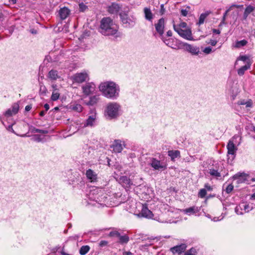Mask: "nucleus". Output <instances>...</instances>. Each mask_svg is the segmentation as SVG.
I'll return each mask as SVG.
<instances>
[{"instance_id": "1", "label": "nucleus", "mask_w": 255, "mask_h": 255, "mask_svg": "<svg viewBox=\"0 0 255 255\" xmlns=\"http://www.w3.org/2000/svg\"><path fill=\"white\" fill-rule=\"evenodd\" d=\"M100 91L108 99L116 100L119 97L120 87L113 81H106L99 86Z\"/></svg>"}, {"instance_id": "2", "label": "nucleus", "mask_w": 255, "mask_h": 255, "mask_svg": "<svg viewBox=\"0 0 255 255\" xmlns=\"http://www.w3.org/2000/svg\"><path fill=\"white\" fill-rule=\"evenodd\" d=\"M119 26L110 17H104L101 21L100 32L106 36H120Z\"/></svg>"}, {"instance_id": "3", "label": "nucleus", "mask_w": 255, "mask_h": 255, "mask_svg": "<svg viewBox=\"0 0 255 255\" xmlns=\"http://www.w3.org/2000/svg\"><path fill=\"white\" fill-rule=\"evenodd\" d=\"M121 110V106L118 103H109L106 108L105 116L108 120L116 119L120 115Z\"/></svg>"}, {"instance_id": "4", "label": "nucleus", "mask_w": 255, "mask_h": 255, "mask_svg": "<svg viewBox=\"0 0 255 255\" xmlns=\"http://www.w3.org/2000/svg\"><path fill=\"white\" fill-rule=\"evenodd\" d=\"M18 110L19 105L17 103L14 104L10 108L7 109L3 114L0 117V120L2 124L4 125V121L6 120L7 118L16 114Z\"/></svg>"}, {"instance_id": "5", "label": "nucleus", "mask_w": 255, "mask_h": 255, "mask_svg": "<svg viewBox=\"0 0 255 255\" xmlns=\"http://www.w3.org/2000/svg\"><path fill=\"white\" fill-rule=\"evenodd\" d=\"M120 16L125 27L130 28L132 27L135 25L136 19L134 16L129 17L125 12H121Z\"/></svg>"}, {"instance_id": "6", "label": "nucleus", "mask_w": 255, "mask_h": 255, "mask_svg": "<svg viewBox=\"0 0 255 255\" xmlns=\"http://www.w3.org/2000/svg\"><path fill=\"white\" fill-rule=\"evenodd\" d=\"M149 164L155 170L163 171L167 168V164L165 162L153 157L150 159Z\"/></svg>"}, {"instance_id": "7", "label": "nucleus", "mask_w": 255, "mask_h": 255, "mask_svg": "<svg viewBox=\"0 0 255 255\" xmlns=\"http://www.w3.org/2000/svg\"><path fill=\"white\" fill-rule=\"evenodd\" d=\"M253 209V207L250 206L246 202H242L238 204L235 209L236 213L239 215H243Z\"/></svg>"}, {"instance_id": "8", "label": "nucleus", "mask_w": 255, "mask_h": 255, "mask_svg": "<svg viewBox=\"0 0 255 255\" xmlns=\"http://www.w3.org/2000/svg\"><path fill=\"white\" fill-rule=\"evenodd\" d=\"M98 192V189H95L91 191L89 194V199L91 200L95 201L96 202V204H94V205H96V204L102 205L103 204L100 202H102V200L106 198L102 193L99 194Z\"/></svg>"}, {"instance_id": "9", "label": "nucleus", "mask_w": 255, "mask_h": 255, "mask_svg": "<svg viewBox=\"0 0 255 255\" xmlns=\"http://www.w3.org/2000/svg\"><path fill=\"white\" fill-rule=\"evenodd\" d=\"M74 82L81 83L89 80L88 74L86 72L77 73L72 77Z\"/></svg>"}, {"instance_id": "10", "label": "nucleus", "mask_w": 255, "mask_h": 255, "mask_svg": "<svg viewBox=\"0 0 255 255\" xmlns=\"http://www.w3.org/2000/svg\"><path fill=\"white\" fill-rule=\"evenodd\" d=\"M181 37L188 40H193L192 31L190 28L187 29H178L175 30Z\"/></svg>"}, {"instance_id": "11", "label": "nucleus", "mask_w": 255, "mask_h": 255, "mask_svg": "<svg viewBox=\"0 0 255 255\" xmlns=\"http://www.w3.org/2000/svg\"><path fill=\"white\" fill-rule=\"evenodd\" d=\"M141 206L142 207L141 212L136 215L138 217H144L148 219H151L153 216V214L152 212L148 209L147 205L146 204H141Z\"/></svg>"}, {"instance_id": "12", "label": "nucleus", "mask_w": 255, "mask_h": 255, "mask_svg": "<svg viewBox=\"0 0 255 255\" xmlns=\"http://www.w3.org/2000/svg\"><path fill=\"white\" fill-rule=\"evenodd\" d=\"M183 46L184 47V49L192 55H198L200 53V49L198 46H194L187 43H183Z\"/></svg>"}, {"instance_id": "13", "label": "nucleus", "mask_w": 255, "mask_h": 255, "mask_svg": "<svg viewBox=\"0 0 255 255\" xmlns=\"http://www.w3.org/2000/svg\"><path fill=\"white\" fill-rule=\"evenodd\" d=\"M165 27V19L163 18H160L157 22L155 24V28L156 32L162 36L164 33Z\"/></svg>"}, {"instance_id": "14", "label": "nucleus", "mask_w": 255, "mask_h": 255, "mask_svg": "<svg viewBox=\"0 0 255 255\" xmlns=\"http://www.w3.org/2000/svg\"><path fill=\"white\" fill-rule=\"evenodd\" d=\"M95 87L93 83H87L82 87L83 93L85 95H89L95 91Z\"/></svg>"}, {"instance_id": "15", "label": "nucleus", "mask_w": 255, "mask_h": 255, "mask_svg": "<svg viewBox=\"0 0 255 255\" xmlns=\"http://www.w3.org/2000/svg\"><path fill=\"white\" fill-rule=\"evenodd\" d=\"M125 146L123 142L120 140H115L111 146L113 151L116 153L121 152Z\"/></svg>"}, {"instance_id": "16", "label": "nucleus", "mask_w": 255, "mask_h": 255, "mask_svg": "<svg viewBox=\"0 0 255 255\" xmlns=\"http://www.w3.org/2000/svg\"><path fill=\"white\" fill-rule=\"evenodd\" d=\"M186 248L187 246L185 244H182L171 248L170 251L173 254L177 253L178 254H180L185 251Z\"/></svg>"}, {"instance_id": "17", "label": "nucleus", "mask_w": 255, "mask_h": 255, "mask_svg": "<svg viewBox=\"0 0 255 255\" xmlns=\"http://www.w3.org/2000/svg\"><path fill=\"white\" fill-rule=\"evenodd\" d=\"M121 9V6L118 3L113 2L108 7V11L110 13H117Z\"/></svg>"}, {"instance_id": "18", "label": "nucleus", "mask_w": 255, "mask_h": 255, "mask_svg": "<svg viewBox=\"0 0 255 255\" xmlns=\"http://www.w3.org/2000/svg\"><path fill=\"white\" fill-rule=\"evenodd\" d=\"M70 10L66 7L61 8L59 10V15L61 19H65L70 14Z\"/></svg>"}, {"instance_id": "19", "label": "nucleus", "mask_w": 255, "mask_h": 255, "mask_svg": "<svg viewBox=\"0 0 255 255\" xmlns=\"http://www.w3.org/2000/svg\"><path fill=\"white\" fill-rule=\"evenodd\" d=\"M119 182L123 187H128L132 185V182L129 178L126 176H123L120 178Z\"/></svg>"}, {"instance_id": "20", "label": "nucleus", "mask_w": 255, "mask_h": 255, "mask_svg": "<svg viewBox=\"0 0 255 255\" xmlns=\"http://www.w3.org/2000/svg\"><path fill=\"white\" fill-rule=\"evenodd\" d=\"M228 153L234 155L237 150V147L235 146L233 141L229 140L227 146Z\"/></svg>"}, {"instance_id": "21", "label": "nucleus", "mask_w": 255, "mask_h": 255, "mask_svg": "<svg viewBox=\"0 0 255 255\" xmlns=\"http://www.w3.org/2000/svg\"><path fill=\"white\" fill-rule=\"evenodd\" d=\"M143 12L145 18L146 20L152 22L153 18V14L152 13L150 9L148 7H145L143 9Z\"/></svg>"}, {"instance_id": "22", "label": "nucleus", "mask_w": 255, "mask_h": 255, "mask_svg": "<svg viewBox=\"0 0 255 255\" xmlns=\"http://www.w3.org/2000/svg\"><path fill=\"white\" fill-rule=\"evenodd\" d=\"M163 41L167 46L172 48V49H177L179 48L177 44L174 43V42L176 41V40H174L172 38L163 39Z\"/></svg>"}, {"instance_id": "23", "label": "nucleus", "mask_w": 255, "mask_h": 255, "mask_svg": "<svg viewBox=\"0 0 255 255\" xmlns=\"http://www.w3.org/2000/svg\"><path fill=\"white\" fill-rule=\"evenodd\" d=\"M200 210V208L197 207H191L187 208L184 210L185 213L188 215L194 214L198 212Z\"/></svg>"}, {"instance_id": "24", "label": "nucleus", "mask_w": 255, "mask_h": 255, "mask_svg": "<svg viewBox=\"0 0 255 255\" xmlns=\"http://www.w3.org/2000/svg\"><path fill=\"white\" fill-rule=\"evenodd\" d=\"M168 155L172 161H174L175 158L180 157V152L179 150H169Z\"/></svg>"}, {"instance_id": "25", "label": "nucleus", "mask_w": 255, "mask_h": 255, "mask_svg": "<svg viewBox=\"0 0 255 255\" xmlns=\"http://www.w3.org/2000/svg\"><path fill=\"white\" fill-rule=\"evenodd\" d=\"M211 13V12L209 11H207L204 13H202L200 14L199 18V21L197 23V24L200 25L204 23L205 19Z\"/></svg>"}, {"instance_id": "26", "label": "nucleus", "mask_w": 255, "mask_h": 255, "mask_svg": "<svg viewBox=\"0 0 255 255\" xmlns=\"http://www.w3.org/2000/svg\"><path fill=\"white\" fill-rule=\"evenodd\" d=\"M255 10V6L249 5L246 8L244 13V18L246 19L248 15Z\"/></svg>"}, {"instance_id": "27", "label": "nucleus", "mask_w": 255, "mask_h": 255, "mask_svg": "<svg viewBox=\"0 0 255 255\" xmlns=\"http://www.w3.org/2000/svg\"><path fill=\"white\" fill-rule=\"evenodd\" d=\"M87 177L92 181L96 180L97 174L91 169H89L86 171Z\"/></svg>"}, {"instance_id": "28", "label": "nucleus", "mask_w": 255, "mask_h": 255, "mask_svg": "<svg viewBox=\"0 0 255 255\" xmlns=\"http://www.w3.org/2000/svg\"><path fill=\"white\" fill-rule=\"evenodd\" d=\"M234 179L237 180L238 183H240L245 182L246 180V178L245 175L242 174H236L233 177Z\"/></svg>"}, {"instance_id": "29", "label": "nucleus", "mask_w": 255, "mask_h": 255, "mask_svg": "<svg viewBox=\"0 0 255 255\" xmlns=\"http://www.w3.org/2000/svg\"><path fill=\"white\" fill-rule=\"evenodd\" d=\"M70 108L72 110L79 113L82 112L83 109L82 106L78 104H73L71 105Z\"/></svg>"}, {"instance_id": "30", "label": "nucleus", "mask_w": 255, "mask_h": 255, "mask_svg": "<svg viewBox=\"0 0 255 255\" xmlns=\"http://www.w3.org/2000/svg\"><path fill=\"white\" fill-rule=\"evenodd\" d=\"M48 77L51 80H56L58 78H59L57 71L56 70H51L49 72Z\"/></svg>"}, {"instance_id": "31", "label": "nucleus", "mask_w": 255, "mask_h": 255, "mask_svg": "<svg viewBox=\"0 0 255 255\" xmlns=\"http://www.w3.org/2000/svg\"><path fill=\"white\" fill-rule=\"evenodd\" d=\"M95 121V118L94 116H89L84 124V127H92L93 126Z\"/></svg>"}, {"instance_id": "32", "label": "nucleus", "mask_w": 255, "mask_h": 255, "mask_svg": "<svg viewBox=\"0 0 255 255\" xmlns=\"http://www.w3.org/2000/svg\"><path fill=\"white\" fill-rule=\"evenodd\" d=\"M250 68V64H248L244 66H242L241 68L238 69V74L240 75H243L245 72V71L249 69Z\"/></svg>"}, {"instance_id": "33", "label": "nucleus", "mask_w": 255, "mask_h": 255, "mask_svg": "<svg viewBox=\"0 0 255 255\" xmlns=\"http://www.w3.org/2000/svg\"><path fill=\"white\" fill-rule=\"evenodd\" d=\"M90 249L89 246H83L79 250V253L81 255H85L89 251Z\"/></svg>"}, {"instance_id": "34", "label": "nucleus", "mask_w": 255, "mask_h": 255, "mask_svg": "<svg viewBox=\"0 0 255 255\" xmlns=\"http://www.w3.org/2000/svg\"><path fill=\"white\" fill-rule=\"evenodd\" d=\"M99 98L98 96H94L90 98V100L87 103L88 105H94V104H96L97 102L99 101Z\"/></svg>"}, {"instance_id": "35", "label": "nucleus", "mask_w": 255, "mask_h": 255, "mask_svg": "<svg viewBox=\"0 0 255 255\" xmlns=\"http://www.w3.org/2000/svg\"><path fill=\"white\" fill-rule=\"evenodd\" d=\"M209 173L211 176L216 178L220 177L221 176L220 172L213 168L210 169Z\"/></svg>"}, {"instance_id": "36", "label": "nucleus", "mask_w": 255, "mask_h": 255, "mask_svg": "<svg viewBox=\"0 0 255 255\" xmlns=\"http://www.w3.org/2000/svg\"><path fill=\"white\" fill-rule=\"evenodd\" d=\"M187 23L185 22H181L179 24H173V28L174 30H176V28L178 29H187Z\"/></svg>"}, {"instance_id": "37", "label": "nucleus", "mask_w": 255, "mask_h": 255, "mask_svg": "<svg viewBox=\"0 0 255 255\" xmlns=\"http://www.w3.org/2000/svg\"><path fill=\"white\" fill-rule=\"evenodd\" d=\"M119 239V242L121 244H126L129 241V238L127 235L124 236H121L120 235V236L118 237Z\"/></svg>"}, {"instance_id": "38", "label": "nucleus", "mask_w": 255, "mask_h": 255, "mask_svg": "<svg viewBox=\"0 0 255 255\" xmlns=\"http://www.w3.org/2000/svg\"><path fill=\"white\" fill-rule=\"evenodd\" d=\"M247 43V41L244 39L240 41H237L235 43V47L236 48H241L246 45Z\"/></svg>"}, {"instance_id": "39", "label": "nucleus", "mask_w": 255, "mask_h": 255, "mask_svg": "<svg viewBox=\"0 0 255 255\" xmlns=\"http://www.w3.org/2000/svg\"><path fill=\"white\" fill-rule=\"evenodd\" d=\"M197 251L195 248H192L185 253V255H195Z\"/></svg>"}, {"instance_id": "40", "label": "nucleus", "mask_w": 255, "mask_h": 255, "mask_svg": "<svg viewBox=\"0 0 255 255\" xmlns=\"http://www.w3.org/2000/svg\"><path fill=\"white\" fill-rule=\"evenodd\" d=\"M79 10L81 12H84L88 9V6L83 2L79 4Z\"/></svg>"}, {"instance_id": "41", "label": "nucleus", "mask_w": 255, "mask_h": 255, "mask_svg": "<svg viewBox=\"0 0 255 255\" xmlns=\"http://www.w3.org/2000/svg\"><path fill=\"white\" fill-rule=\"evenodd\" d=\"M12 124L10 125H9L7 127H6V129L8 130V131H10L13 133H14V134L17 135H19L20 136H21V137H25V136H26V134H21V135H19L17 133H15V132L14 131V130H13V129L12 128Z\"/></svg>"}, {"instance_id": "42", "label": "nucleus", "mask_w": 255, "mask_h": 255, "mask_svg": "<svg viewBox=\"0 0 255 255\" xmlns=\"http://www.w3.org/2000/svg\"><path fill=\"white\" fill-rule=\"evenodd\" d=\"M233 189L234 186L232 184H230L226 187L225 191L227 193L229 194L233 191Z\"/></svg>"}, {"instance_id": "43", "label": "nucleus", "mask_w": 255, "mask_h": 255, "mask_svg": "<svg viewBox=\"0 0 255 255\" xmlns=\"http://www.w3.org/2000/svg\"><path fill=\"white\" fill-rule=\"evenodd\" d=\"M207 192L205 189H201L199 192L198 195L200 198H203L206 195Z\"/></svg>"}, {"instance_id": "44", "label": "nucleus", "mask_w": 255, "mask_h": 255, "mask_svg": "<svg viewBox=\"0 0 255 255\" xmlns=\"http://www.w3.org/2000/svg\"><path fill=\"white\" fill-rule=\"evenodd\" d=\"M47 93V89L44 86H40L39 94L42 95H45Z\"/></svg>"}, {"instance_id": "45", "label": "nucleus", "mask_w": 255, "mask_h": 255, "mask_svg": "<svg viewBox=\"0 0 255 255\" xmlns=\"http://www.w3.org/2000/svg\"><path fill=\"white\" fill-rule=\"evenodd\" d=\"M60 96V93H52V95L51 96V100L52 101H56L59 98Z\"/></svg>"}, {"instance_id": "46", "label": "nucleus", "mask_w": 255, "mask_h": 255, "mask_svg": "<svg viewBox=\"0 0 255 255\" xmlns=\"http://www.w3.org/2000/svg\"><path fill=\"white\" fill-rule=\"evenodd\" d=\"M246 108H252L253 106V101L251 99H248L245 104Z\"/></svg>"}, {"instance_id": "47", "label": "nucleus", "mask_w": 255, "mask_h": 255, "mask_svg": "<svg viewBox=\"0 0 255 255\" xmlns=\"http://www.w3.org/2000/svg\"><path fill=\"white\" fill-rule=\"evenodd\" d=\"M229 11H230V9H228V10H227L226 11V12L224 14L223 18H222V21L221 22V23H220V25H222V24H223L225 23V20H226V16H227V14H228V13L229 12Z\"/></svg>"}, {"instance_id": "48", "label": "nucleus", "mask_w": 255, "mask_h": 255, "mask_svg": "<svg viewBox=\"0 0 255 255\" xmlns=\"http://www.w3.org/2000/svg\"><path fill=\"white\" fill-rule=\"evenodd\" d=\"M34 131L35 132L40 133L42 134H46L48 133V131L47 130H43V129H40L38 128H35L34 129Z\"/></svg>"}, {"instance_id": "49", "label": "nucleus", "mask_w": 255, "mask_h": 255, "mask_svg": "<svg viewBox=\"0 0 255 255\" xmlns=\"http://www.w3.org/2000/svg\"><path fill=\"white\" fill-rule=\"evenodd\" d=\"M203 52L206 54H209L212 52V48L210 47H207L204 48Z\"/></svg>"}, {"instance_id": "50", "label": "nucleus", "mask_w": 255, "mask_h": 255, "mask_svg": "<svg viewBox=\"0 0 255 255\" xmlns=\"http://www.w3.org/2000/svg\"><path fill=\"white\" fill-rule=\"evenodd\" d=\"M108 244V242L106 241H101L99 243V246L101 247H104Z\"/></svg>"}, {"instance_id": "51", "label": "nucleus", "mask_w": 255, "mask_h": 255, "mask_svg": "<svg viewBox=\"0 0 255 255\" xmlns=\"http://www.w3.org/2000/svg\"><path fill=\"white\" fill-rule=\"evenodd\" d=\"M120 234L119 232H111L110 233V235L111 236H116V237H117L120 236Z\"/></svg>"}, {"instance_id": "52", "label": "nucleus", "mask_w": 255, "mask_h": 255, "mask_svg": "<svg viewBox=\"0 0 255 255\" xmlns=\"http://www.w3.org/2000/svg\"><path fill=\"white\" fill-rule=\"evenodd\" d=\"M247 59H248V57L245 55L241 56L238 58L237 60H241L243 61H246Z\"/></svg>"}, {"instance_id": "53", "label": "nucleus", "mask_w": 255, "mask_h": 255, "mask_svg": "<svg viewBox=\"0 0 255 255\" xmlns=\"http://www.w3.org/2000/svg\"><path fill=\"white\" fill-rule=\"evenodd\" d=\"M188 11L186 9H183L181 10V13L184 16H187V15L188 14Z\"/></svg>"}, {"instance_id": "54", "label": "nucleus", "mask_w": 255, "mask_h": 255, "mask_svg": "<svg viewBox=\"0 0 255 255\" xmlns=\"http://www.w3.org/2000/svg\"><path fill=\"white\" fill-rule=\"evenodd\" d=\"M208 43L210 44L212 46H215L217 43V41L215 40L211 39Z\"/></svg>"}, {"instance_id": "55", "label": "nucleus", "mask_w": 255, "mask_h": 255, "mask_svg": "<svg viewBox=\"0 0 255 255\" xmlns=\"http://www.w3.org/2000/svg\"><path fill=\"white\" fill-rule=\"evenodd\" d=\"M205 188L206 190L208 191H211L212 190V187L209 184H205Z\"/></svg>"}, {"instance_id": "56", "label": "nucleus", "mask_w": 255, "mask_h": 255, "mask_svg": "<svg viewBox=\"0 0 255 255\" xmlns=\"http://www.w3.org/2000/svg\"><path fill=\"white\" fill-rule=\"evenodd\" d=\"M246 101H246L245 100H240V101H238V105H245Z\"/></svg>"}, {"instance_id": "57", "label": "nucleus", "mask_w": 255, "mask_h": 255, "mask_svg": "<svg viewBox=\"0 0 255 255\" xmlns=\"http://www.w3.org/2000/svg\"><path fill=\"white\" fill-rule=\"evenodd\" d=\"M213 32L217 34H219L221 33V31L219 29H213Z\"/></svg>"}, {"instance_id": "58", "label": "nucleus", "mask_w": 255, "mask_h": 255, "mask_svg": "<svg viewBox=\"0 0 255 255\" xmlns=\"http://www.w3.org/2000/svg\"><path fill=\"white\" fill-rule=\"evenodd\" d=\"M32 107L30 105H27L25 107V110L26 111H29L31 109Z\"/></svg>"}, {"instance_id": "59", "label": "nucleus", "mask_w": 255, "mask_h": 255, "mask_svg": "<svg viewBox=\"0 0 255 255\" xmlns=\"http://www.w3.org/2000/svg\"><path fill=\"white\" fill-rule=\"evenodd\" d=\"M44 107L45 109V111H47L49 109V106L48 104H45L44 105Z\"/></svg>"}, {"instance_id": "60", "label": "nucleus", "mask_w": 255, "mask_h": 255, "mask_svg": "<svg viewBox=\"0 0 255 255\" xmlns=\"http://www.w3.org/2000/svg\"><path fill=\"white\" fill-rule=\"evenodd\" d=\"M123 255H133L130 252H124Z\"/></svg>"}, {"instance_id": "61", "label": "nucleus", "mask_w": 255, "mask_h": 255, "mask_svg": "<svg viewBox=\"0 0 255 255\" xmlns=\"http://www.w3.org/2000/svg\"><path fill=\"white\" fill-rule=\"evenodd\" d=\"M45 113L46 111H42L40 112L39 115L41 117H43L45 115Z\"/></svg>"}, {"instance_id": "62", "label": "nucleus", "mask_w": 255, "mask_h": 255, "mask_svg": "<svg viewBox=\"0 0 255 255\" xmlns=\"http://www.w3.org/2000/svg\"><path fill=\"white\" fill-rule=\"evenodd\" d=\"M172 35V32L171 30H168L167 32V35L169 37L171 36Z\"/></svg>"}, {"instance_id": "63", "label": "nucleus", "mask_w": 255, "mask_h": 255, "mask_svg": "<svg viewBox=\"0 0 255 255\" xmlns=\"http://www.w3.org/2000/svg\"><path fill=\"white\" fill-rule=\"evenodd\" d=\"M51 87H52L53 90L58 89V87H57V85H56V84H52Z\"/></svg>"}, {"instance_id": "64", "label": "nucleus", "mask_w": 255, "mask_h": 255, "mask_svg": "<svg viewBox=\"0 0 255 255\" xmlns=\"http://www.w3.org/2000/svg\"><path fill=\"white\" fill-rule=\"evenodd\" d=\"M250 199L251 200H255V192L251 195V197Z\"/></svg>"}]
</instances>
